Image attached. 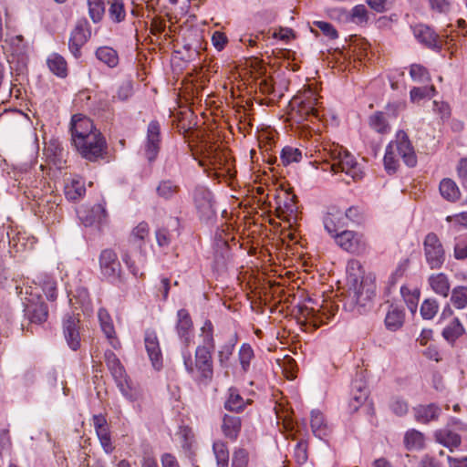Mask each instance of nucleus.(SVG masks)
<instances>
[{
  "instance_id": "f257e3e1",
  "label": "nucleus",
  "mask_w": 467,
  "mask_h": 467,
  "mask_svg": "<svg viewBox=\"0 0 467 467\" xmlns=\"http://www.w3.org/2000/svg\"><path fill=\"white\" fill-rule=\"evenodd\" d=\"M202 344L195 350V361L191 354L183 352V364L186 371L200 382L211 381L213 376L212 352L215 343L213 338V327L210 320H206L202 327Z\"/></svg>"
},
{
  "instance_id": "f03ea898",
  "label": "nucleus",
  "mask_w": 467,
  "mask_h": 467,
  "mask_svg": "<svg viewBox=\"0 0 467 467\" xmlns=\"http://www.w3.org/2000/svg\"><path fill=\"white\" fill-rule=\"evenodd\" d=\"M400 158L409 167L417 164V157L408 134L400 130L397 131L395 140H391L384 156V167L388 173H395L400 167Z\"/></svg>"
},
{
  "instance_id": "7ed1b4c3",
  "label": "nucleus",
  "mask_w": 467,
  "mask_h": 467,
  "mask_svg": "<svg viewBox=\"0 0 467 467\" xmlns=\"http://www.w3.org/2000/svg\"><path fill=\"white\" fill-rule=\"evenodd\" d=\"M345 307L350 311L363 313L375 296V285L369 278H362L359 282L347 285Z\"/></svg>"
},
{
  "instance_id": "20e7f679",
  "label": "nucleus",
  "mask_w": 467,
  "mask_h": 467,
  "mask_svg": "<svg viewBox=\"0 0 467 467\" xmlns=\"http://www.w3.org/2000/svg\"><path fill=\"white\" fill-rule=\"evenodd\" d=\"M326 161L330 171L334 173L344 172L353 180H358L361 177L357 168L355 158L342 147L337 146L331 149L329 160H326Z\"/></svg>"
},
{
  "instance_id": "39448f33",
  "label": "nucleus",
  "mask_w": 467,
  "mask_h": 467,
  "mask_svg": "<svg viewBox=\"0 0 467 467\" xmlns=\"http://www.w3.org/2000/svg\"><path fill=\"white\" fill-rule=\"evenodd\" d=\"M78 152L89 161L103 159L107 153V142L100 131H95L83 139L82 145H74Z\"/></svg>"
},
{
  "instance_id": "423d86ee",
  "label": "nucleus",
  "mask_w": 467,
  "mask_h": 467,
  "mask_svg": "<svg viewBox=\"0 0 467 467\" xmlns=\"http://www.w3.org/2000/svg\"><path fill=\"white\" fill-rule=\"evenodd\" d=\"M423 251L431 269H440L445 262V250L438 235L429 233L423 241Z\"/></svg>"
},
{
  "instance_id": "0eeeda50",
  "label": "nucleus",
  "mask_w": 467,
  "mask_h": 467,
  "mask_svg": "<svg viewBox=\"0 0 467 467\" xmlns=\"http://www.w3.org/2000/svg\"><path fill=\"white\" fill-rule=\"evenodd\" d=\"M332 237L338 246L351 254H362L367 248L365 236L358 232L342 230Z\"/></svg>"
},
{
  "instance_id": "6e6552de",
  "label": "nucleus",
  "mask_w": 467,
  "mask_h": 467,
  "mask_svg": "<svg viewBox=\"0 0 467 467\" xmlns=\"http://www.w3.org/2000/svg\"><path fill=\"white\" fill-rule=\"evenodd\" d=\"M69 130L73 145L82 144L83 139L88 137L91 133H95V131H99L94 126L93 121L82 114L72 116Z\"/></svg>"
},
{
  "instance_id": "1a4fd4ad",
  "label": "nucleus",
  "mask_w": 467,
  "mask_h": 467,
  "mask_svg": "<svg viewBox=\"0 0 467 467\" xmlns=\"http://www.w3.org/2000/svg\"><path fill=\"white\" fill-rule=\"evenodd\" d=\"M90 36L91 30L88 22L85 19L79 20L72 30L68 40V48L75 58L81 57V48Z\"/></svg>"
},
{
  "instance_id": "9d476101",
  "label": "nucleus",
  "mask_w": 467,
  "mask_h": 467,
  "mask_svg": "<svg viewBox=\"0 0 467 467\" xmlns=\"http://www.w3.org/2000/svg\"><path fill=\"white\" fill-rule=\"evenodd\" d=\"M99 267L104 277L110 281L119 278L121 265L116 253L111 249H105L99 255Z\"/></svg>"
},
{
  "instance_id": "9b49d317",
  "label": "nucleus",
  "mask_w": 467,
  "mask_h": 467,
  "mask_svg": "<svg viewBox=\"0 0 467 467\" xmlns=\"http://www.w3.org/2000/svg\"><path fill=\"white\" fill-rule=\"evenodd\" d=\"M301 315L306 324L311 326L314 329H317L334 317L335 310L333 306L328 304L322 306L321 308L317 310L313 307L305 306L301 309Z\"/></svg>"
},
{
  "instance_id": "f8f14e48",
  "label": "nucleus",
  "mask_w": 467,
  "mask_h": 467,
  "mask_svg": "<svg viewBox=\"0 0 467 467\" xmlns=\"http://www.w3.org/2000/svg\"><path fill=\"white\" fill-rule=\"evenodd\" d=\"M194 202L201 216L211 219L216 214L213 193L206 188H197L194 192Z\"/></svg>"
},
{
  "instance_id": "ddd939ff",
  "label": "nucleus",
  "mask_w": 467,
  "mask_h": 467,
  "mask_svg": "<svg viewBox=\"0 0 467 467\" xmlns=\"http://www.w3.org/2000/svg\"><path fill=\"white\" fill-rule=\"evenodd\" d=\"M79 317L78 315H67L63 321L65 338L69 348L77 350L80 347Z\"/></svg>"
},
{
  "instance_id": "4468645a",
  "label": "nucleus",
  "mask_w": 467,
  "mask_h": 467,
  "mask_svg": "<svg viewBox=\"0 0 467 467\" xmlns=\"http://www.w3.org/2000/svg\"><path fill=\"white\" fill-rule=\"evenodd\" d=\"M161 143V127L160 124L153 120L150 121L147 130V141L145 145V154L150 161L156 159Z\"/></svg>"
},
{
  "instance_id": "2eb2a0df",
  "label": "nucleus",
  "mask_w": 467,
  "mask_h": 467,
  "mask_svg": "<svg viewBox=\"0 0 467 467\" xmlns=\"http://www.w3.org/2000/svg\"><path fill=\"white\" fill-rule=\"evenodd\" d=\"M323 223L326 231L331 236L339 234L347 226V221L343 212L336 207L329 209L323 219Z\"/></svg>"
},
{
  "instance_id": "dca6fc26",
  "label": "nucleus",
  "mask_w": 467,
  "mask_h": 467,
  "mask_svg": "<svg viewBox=\"0 0 467 467\" xmlns=\"http://www.w3.org/2000/svg\"><path fill=\"white\" fill-rule=\"evenodd\" d=\"M204 154L206 161L213 170H225L227 172L230 171V168L226 167L229 161L226 151L220 150L215 145H209L205 147Z\"/></svg>"
},
{
  "instance_id": "f3484780",
  "label": "nucleus",
  "mask_w": 467,
  "mask_h": 467,
  "mask_svg": "<svg viewBox=\"0 0 467 467\" xmlns=\"http://www.w3.org/2000/svg\"><path fill=\"white\" fill-rule=\"evenodd\" d=\"M149 225L142 222L140 223L131 232L129 242L132 248L139 249L138 261L144 263L145 255L142 254V246L145 239L149 236Z\"/></svg>"
},
{
  "instance_id": "a211bd4d",
  "label": "nucleus",
  "mask_w": 467,
  "mask_h": 467,
  "mask_svg": "<svg viewBox=\"0 0 467 467\" xmlns=\"http://www.w3.org/2000/svg\"><path fill=\"white\" fill-rule=\"evenodd\" d=\"M145 348L152 366L159 369L161 367V351L157 335L154 331H147L145 334Z\"/></svg>"
},
{
  "instance_id": "6ab92c4d",
  "label": "nucleus",
  "mask_w": 467,
  "mask_h": 467,
  "mask_svg": "<svg viewBox=\"0 0 467 467\" xmlns=\"http://www.w3.org/2000/svg\"><path fill=\"white\" fill-rule=\"evenodd\" d=\"M415 37L427 47L431 49H441V41L439 36L429 26L420 25L414 28Z\"/></svg>"
},
{
  "instance_id": "aec40b11",
  "label": "nucleus",
  "mask_w": 467,
  "mask_h": 467,
  "mask_svg": "<svg viewBox=\"0 0 467 467\" xmlns=\"http://www.w3.org/2000/svg\"><path fill=\"white\" fill-rule=\"evenodd\" d=\"M25 315L31 323H44L48 317V309L44 302H30L26 304Z\"/></svg>"
},
{
  "instance_id": "412c9836",
  "label": "nucleus",
  "mask_w": 467,
  "mask_h": 467,
  "mask_svg": "<svg viewBox=\"0 0 467 467\" xmlns=\"http://www.w3.org/2000/svg\"><path fill=\"white\" fill-rule=\"evenodd\" d=\"M176 329L179 337L184 339L188 346L190 343V332L192 328V321L189 312L186 309H180L177 313Z\"/></svg>"
},
{
  "instance_id": "4be33fe9",
  "label": "nucleus",
  "mask_w": 467,
  "mask_h": 467,
  "mask_svg": "<svg viewBox=\"0 0 467 467\" xmlns=\"http://www.w3.org/2000/svg\"><path fill=\"white\" fill-rule=\"evenodd\" d=\"M241 419L238 416L225 414L221 426L223 435L231 441H235L241 431Z\"/></svg>"
},
{
  "instance_id": "5701e85b",
  "label": "nucleus",
  "mask_w": 467,
  "mask_h": 467,
  "mask_svg": "<svg viewBox=\"0 0 467 467\" xmlns=\"http://www.w3.org/2000/svg\"><path fill=\"white\" fill-rule=\"evenodd\" d=\"M415 419L421 423H429L436 420L441 413V409L437 405L431 403L429 405H420L414 409Z\"/></svg>"
},
{
  "instance_id": "b1692460",
  "label": "nucleus",
  "mask_w": 467,
  "mask_h": 467,
  "mask_svg": "<svg viewBox=\"0 0 467 467\" xmlns=\"http://www.w3.org/2000/svg\"><path fill=\"white\" fill-rule=\"evenodd\" d=\"M39 285L45 293L47 298L54 301L57 298V282L49 275L42 273L36 276L33 281Z\"/></svg>"
},
{
  "instance_id": "393cba45",
  "label": "nucleus",
  "mask_w": 467,
  "mask_h": 467,
  "mask_svg": "<svg viewBox=\"0 0 467 467\" xmlns=\"http://www.w3.org/2000/svg\"><path fill=\"white\" fill-rule=\"evenodd\" d=\"M431 289L438 295L447 297L451 289L448 276L443 273L433 274L429 277Z\"/></svg>"
},
{
  "instance_id": "a878e982",
  "label": "nucleus",
  "mask_w": 467,
  "mask_h": 467,
  "mask_svg": "<svg viewBox=\"0 0 467 467\" xmlns=\"http://www.w3.org/2000/svg\"><path fill=\"white\" fill-rule=\"evenodd\" d=\"M98 317L101 330L103 331L107 338L110 340V344L112 345V347L117 348V344L114 342L115 328L109 312L105 308H99L98 312Z\"/></svg>"
},
{
  "instance_id": "bb28decb",
  "label": "nucleus",
  "mask_w": 467,
  "mask_h": 467,
  "mask_svg": "<svg viewBox=\"0 0 467 467\" xmlns=\"http://www.w3.org/2000/svg\"><path fill=\"white\" fill-rule=\"evenodd\" d=\"M105 361L115 381L127 376L124 367L111 350L105 352Z\"/></svg>"
},
{
  "instance_id": "cd10ccee",
  "label": "nucleus",
  "mask_w": 467,
  "mask_h": 467,
  "mask_svg": "<svg viewBox=\"0 0 467 467\" xmlns=\"http://www.w3.org/2000/svg\"><path fill=\"white\" fill-rule=\"evenodd\" d=\"M404 312L398 306H391L385 317V325L389 330L396 331L404 323Z\"/></svg>"
},
{
  "instance_id": "c85d7f7f",
  "label": "nucleus",
  "mask_w": 467,
  "mask_h": 467,
  "mask_svg": "<svg viewBox=\"0 0 467 467\" xmlns=\"http://www.w3.org/2000/svg\"><path fill=\"white\" fill-rule=\"evenodd\" d=\"M436 441L443 446L450 448H457L461 444V437L457 433L449 429H441L435 432Z\"/></svg>"
},
{
  "instance_id": "c756f323",
  "label": "nucleus",
  "mask_w": 467,
  "mask_h": 467,
  "mask_svg": "<svg viewBox=\"0 0 467 467\" xmlns=\"http://www.w3.org/2000/svg\"><path fill=\"white\" fill-rule=\"evenodd\" d=\"M80 219L86 226L92 225L95 223H101L107 218V211L103 204H95L87 215L80 213Z\"/></svg>"
},
{
  "instance_id": "7c9ffc66",
  "label": "nucleus",
  "mask_w": 467,
  "mask_h": 467,
  "mask_svg": "<svg viewBox=\"0 0 467 467\" xmlns=\"http://www.w3.org/2000/svg\"><path fill=\"white\" fill-rule=\"evenodd\" d=\"M440 192L444 199L451 202H456L461 197L458 185L449 178H445L440 182Z\"/></svg>"
},
{
  "instance_id": "2f4dec72",
  "label": "nucleus",
  "mask_w": 467,
  "mask_h": 467,
  "mask_svg": "<svg viewBox=\"0 0 467 467\" xmlns=\"http://www.w3.org/2000/svg\"><path fill=\"white\" fill-rule=\"evenodd\" d=\"M158 197L171 200L180 192V186L172 180H162L156 187Z\"/></svg>"
},
{
  "instance_id": "473e14b6",
  "label": "nucleus",
  "mask_w": 467,
  "mask_h": 467,
  "mask_svg": "<svg viewBox=\"0 0 467 467\" xmlns=\"http://www.w3.org/2000/svg\"><path fill=\"white\" fill-rule=\"evenodd\" d=\"M306 99L299 102L298 112L306 119L309 117L318 118V109L316 108L317 99L313 97L312 91L307 92Z\"/></svg>"
},
{
  "instance_id": "72a5a7b5",
  "label": "nucleus",
  "mask_w": 467,
  "mask_h": 467,
  "mask_svg": "<svg viewBox=\"0 0 467 467\" xmlns=\"http://www.w3.org/2000/svg\"><path fill=\"white\" fill-rule=\"evenodd\" d=\"M405 447L410 451H420L425 446V437L423 433L417 430H410L404 436Z\"/></svg>"
},
{
  "instance_id": "f704fd0d",
  "label": "nucleus",
  "mask_w": 467,
  "mask_h": 467,
  "mask_svg": "<svg viewBox=\"0 0 467 467\" xmlns=\"http://www.w3.org/2000/svg\"><path fill=\"white\" fill-rule=\"evenodd\" d=\"M96 57L109 67H116L119 64V56L115 49L110 47H100L96 50Z\"/></svg>"
},
{
  "instance_id": "c9c22d12",
  "label": "nucleus",
  "mask_w": 467,
  "mask_h": 467,
  "mask_svg": "<svg viewBox=\"0 0 467 467\" xmlns=\"http://www.w3.org/2000/svg\"><path fill=\"white\" fill-rule=\"evenodd\" d=\"M347 285L355 284L359 282L362 278H367L364 275V270L359 261L351 259L347 265Z\"/></svg>"
},
{
  "instance_id": "e433bc0d",
  "label": "nucleus",
  "mask_w": 467,
  "mask_h": 467,
  "mask_svg": "<svg viewBox=\"0 0 467 467\" xmlns=\"http://www.w3.org/2000/svg\"><path fill=\"white\" fill-rule=\"evenodd\" d=\"M310 425L315 436L322 438L327 433V426L322 412L317 410L311 411Z\"/></svg>"
},
{
  "instance_id": "4c0bfd02",
  "label": "nucleus",
  "mask_w": 467,
  "mask_h": 467,
  "mask_svg": "<svg viewBox=\"0 0 467 467\" xmlns=\"http://www.w3.org/2000/svg\"><path fill=\"white\" fill-rule=\"evenodd\" d=\"M47 66L49 69L57 77H67V64L62 56L58 54H52L47 59Z\"/></svg>"
},
{
  "instance_id": "58836bf2",
  "label": "nucleus",
  "mask_w": 467,
  "mask_h": 467,
  "mask_svg": "<svg viewBox=\"0 0 467 467\" xmlns=\"http://www.w3.org/2000/svg\"><path fill=\"white\" fill-rule=\"evenodd\" d=\"M86 192L84 182L80 179H72L70 183L65 187V194L68 200L77 201Z\"/></svg>"
},
{
  "instance_id": "ea45409f",
  "label": "nucleus",
  "mask_w": 467,
  "mask_h": 467,
  "mask_svg": "<svg viewBox=\"0 0 467 467\" xmlns=\"http://www.w3.org/2000/svg\"><path fill=\"white\" fill-rule=\"evenodd\" d=\"M245 407L244 399L234 388L229 389V396L224 403V408L228 410L239 412Z\"/></svg>"
},
{
  "instance_id": "a19ab883",
  "label": "nucleus",
  "mask_w": 467,
  "mask_h": 467,
  "mask_svg": "<svg viewBox=\"0 0 467 467\" xmlns=\"http://www.w3.org/2000/svg\"><path fill=\"white\" fill-rule=\"evenodd\" d=\"M213 451L216 458L218 467H228L229 451L225 442L216 441L213 444Z\"/></svg>"
},
{
  "instance_id": "79ce46f5",
  "label": "nucleus",
  "mask_w": 467,
  "mask_h": 467,
  "mask_svg": "<svg viewBox=\"0 0 467 467\" xmlns=\"http://www.w3.org/2000/svg\"><path fill=\"white\" fill-rule=\"evenodd\" d=\"M355 389L358 393H353L352 399L350 400V407L353 409V410H357L358 407L367 400L368 393L365 383L362 381L354 382L353 390Z\"/></svg>"
},
{
  "instance_id": "37998d69",
  "label": "nucleus",
  "mask_w": 467,
  "mask_h": 467,
  "mask_svg": "<svg viewBox=\"0 0 467 467\" xmlns=\"http://www.w3.org/2000/svg\"><path fill=\"white\" fill-rule=\"evenodd\" d=\"M464 333V328L458 318H453L452 322L447 326L443 331V337L449 342H454Z\"/></svg>"
},
{
  "instance_id": "c03bdc74",
  "label": "nucleus",
  "mask_w": 467,
  "mask_h": 467,
  "mask_svg": "<svg viewBox=\"0 0 467 467\" xmlns=\"http://www.w3.org/2000/svg\"><path fill=\"white\" fill-rule=\"evenodd\" d=\"M436 94V88L433 85L424 87H414L410 89V99L411 102H419L423 99H431Z\"/></svg>"
},
{
  "instance_id": "a18cd8bd",
  "label": "nucleus",
  "mask_w": 467,
  "mask_h": 467,
  "mask_svg": "<svg viewBox=\"0 0 467 467\" xmlns=\"http://www.w3.org/2000/svg\"><path fill=\"white\" fill-rule=\"evenodd\" d=\"M453 255L457 260H464L467 258V233H462L455 236Z\"/></svg>"
},
{
  "instance_id": "49530a36",
  "label": "nucleus",
  "mask_w": 467,
  "mask_h": 467,
  "mask_svg": "<svg viewBox=\"0 0 467 467\" xmlns=\"http://www.w3.org/2000/svg\"><path fill=\"white\" fill-rule=\"evenodd\" d=\"M370 127L379 133H388L390 130L383 112L377 111L369 117Z\"/></svg>"
},
{
  "instance_id": "de8ad7c7",
  "label": "nucleus",
  "mask_w": 467,
  "mask_h": 467,
  "mask_svg": "<svg viewBox=\"0 0 467 467\" xmlns=\"http://www.w3.org/2000/svg\"><path fill=\"white\" fill-rule=\"evenodd\" d=\"M121 394L130 401L139 399V392L130 385L128 376L115 381Z\"/></svg>"
},
{
  "instance_id": "09e8293b",
  "label": "nucleus",
  "mask_w": 467,
  "mask_h": 467,
  "mask_svg": "<svg viewBox=\"0 0 467 467\" xmlns=\"http://www.w3.org/2000/svg\"><path fill=\"white\" fill-rule=\"evenodd\" d=\"M410 76L413 81L418 83H429L431 80L427 68L420 64H412L410 67Z\"/></svg>"
},
{
  "instance_id": "8fccbe9b",
  "label": "nucleus",
  "mask_w": 467,
  "mask_h": 467,
  "mask_svg": "<svg viewBox=\"0 0 467 467\" xmlns=\"http://www.w3.org/2000/svg\"><path fill=\"white\" fill-rule=\"evenodd\" d=\"M281 161L285 166L293 162H299L302 159V152L299 149L292 146H285L281 150Z\"/></svg>"
},
{
  "instance_id": "3c124183",
  "label": "nucleus",
  "mask_w": 467,
  "mask_h": 467,
  "mask_svg": "<svg viewBox=\"0 0 467 467\" xmlns=\"http://www.w3.org/2000/svg\"><path fill=\"white\" fill-rule=\"evenodd\" d=\"M88 13L94 23L102 19L105 13L104 0H88Z\"/></svg>"
},
{
  "instance_id": "603ef678",
  "label": "nucleus",
  "mask_w": 467,
  "mask_h": 467,
  "mask_svg": "<svg viewBox=\"0 0 467 467\" xmlns=\"http://www.w3.org/2000/svg\"><path fill=\"white\" fill-rule=\"evenodd\" d=\"M314 27L318 28L322 34L329 39H336L338 37L337 29L332 24L326 21H314L311 26V32L317 34Z\"/></svg>"
},
{
  "instance_id": "864d4df0",
  "label": "nucleus",
  "mask_w": 467,
  "mask_h": 467,
  "mask_svg": "<svg viewBox=\"0 0 467 467\" xmlns=\"http://www.w3.org/2000/svg\"><path fill=\"white\" fill-rule=\"evenodd\" d=\"M238 356L242 369L246 372L249 369L251 360L254 357L252 347L249 344H243Z\"/></svg>"
},
{
  "instance_id": "5fc2aeb1",
  "label": "nucleus",
  "mask_w": 467,
  "mask_h": 467,
  "mask_svg": "<svg viewBox=\"0 0 467 467\" xmlns=\"http://www.w3.org/2000/svg\"><path fill=\"white\" fill-rule=\"evenodd\" d=\"M451 301L457 308H463L467 306V286H457L451 292Z\"/></svg>"
},
{
  "instance_id": "6e6d98bb",
  "label": "nucleus",
  "mask_w": 467,
  "mask_h": 467,
  "mask_svg": "<svg viewBox=\"0 0 467 467\" xmlns=\"http://www.w3.org/2000/svg\"><path fill=\"white\" fill-rule=\"evenodd\" d=\"M294 198L295 196L289 198V201L284 203V207H278V212L280 213L279 217L285 219L288 222H291V220H296V213L297 208L294 202Z\"/></svg>"
},
{
  "instance_id": "4d7b16f0",
  "label": "nucleus",
  "mask_w": 467,
  "mask_h": 467,
  "mask_svg": "<svg viewBox=\"0 0 467 467\" xmlns=\"http://www.w3.org/2000/svg\"><path fill=\"white\" fill-rule=\"evenodd\" d=\"M294 198L295 196L289 198V201L284 203V207H278V212L280 213L279 217L285 219L288 222H291V220H296V213L297 208L294 202Z\"/></svg>"
},
{
  "instance_id": "13d9d810",
  "label": "nucleus",
  "mask_w": 467,
  "mask_h": 467,
  "mask_svg": "<svg viewBox=\"0 0 467 467\" xmlns=\"http://www.w3.org/2000/svg\"><path fill=\"white\" fill-rule=\"evenodd\" d=\"M249 453L244 448H236L233 452L232 467H247Z\"/></svg>"
},
{
  "instance_id": "bf43d9fd",
  "label": "nucleus",
  "mask_w": 467,
  "mask_h": 467,
  "mask_svg": "<svg viewBox=\"0 0 467 467\" xmlns=\"http://www.w3.org/2000/svg\"><path fill=\"white\" fill-rule=\"evenodd\" d=\"M307 442L305 440L299 441L294 449V459L299 465L305 464L308 459Z\"/></svg>"
},
{
  "instance_id": "052dcab7",
  "label": "nucleus",
  "mask_w": 467,
  "mask_h": 467,
  "mask_svg": "<svg viewBox=\"0 0 467 467\" xmlns=\"http://www.w3.org/2000/svg\"><path fill=\"white\" fill-rule=\"evenodd\" d=\"M438 303L434 299H426L420 306V314L424 319H431L438 312Z\"/></svg>"
},
{
  "instance_id": "680f3d73",
  "label": "nucleus",
  "mask_w": 467,
  "mask_h": 467,
  "mask_svg": "<svg viewBox=\"0 0 467 467\" xmlns=\"http://www.w3.org/2000/svg\"><path fill=\"white\" fill-rule=\"evenodd\" d=\"M110 18L115 22H120L125 17L122 0H112L109 10Z\"/></svg>"
},
{
  "instance_id": "e2e57ef3",
  "label": "nucleus",
  "mask_w": 467,
  "mask_h": 467,
  "mask_svg": "<svg viewBox=\"0 0 467 467\" xmlns=\"http://www.w3.org/2000/svg\"><path fill=\"white\" fill-rule=\"evenodd\" d=\"M12 451V440L7 428L0 429V456L10 454Z\"/></svg>"
},
{
  "instance_id": "0e129e2a",
  "label": "nucleus",
  "mask_w": 467,
  "mask_h": 467,
  "mask_svg": "<svg viewBox=\"0 0 467 467\" xmlns=\"http://www.w3.org/2000/svg\"><path fill=\"white\" fill-rule=\"evenodd\" d=\"M350 21L357 25H363L368 22V11L365 5H356L350 14Z\"/></svg>"
},
{
  "instance_id": "69168bd1",
  "label": "nucleus",
  "mask_w": 467,
  "mask_h": 467,
  "mask_svg": "<svg viewBox=\"0 0 467 467\" xmlns=\"http://www.w3.org/2000/svg\"><path fill=\"white\" fill-rule=\"evenodd\" d=\"M234 348V344H225L221 347V349L218 351V361L221 367H227L228 361L233 355Z\"/></svg>"
},
{
  "instance_id": "338daca9",
  "label": "nucleus",
  "mask_w": 467,
  "mask_h": 467,
  "mask_svg": "<svg viewBox=\"0 0 467 467\" xmlns=\"http://www.w3.org/2000/svg\"><path fill=\"white\" fill-rule=\"evenodd\" d=\"M390 409L396 415L403 416L408 412L409 407L404 400L396 397L391 400Z\"/></svg>"
},
{
  "instance_id": "774afa93",
  "label": "nucleus",
  "mask_w": 467,
  "mask_h": 467,
  "mask_svg": "<svg viewBox=\"0 0 467 467\" xmlns=\"http://www.w3.org/2000/svg\"><path fill=\"white\" fill-rule=\"evenodd\" d=\"M457 174L462 187L467 188V158L460 160L457 165Z\"/></svg>"
}]
</instances>
